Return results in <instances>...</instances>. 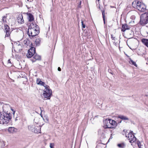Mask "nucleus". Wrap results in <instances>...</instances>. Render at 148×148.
<instances>
[{"mask_svg":"<svg viewBox=\"0 0 148 148\" xmlns=\"http://www.w3.org/2000/svg\"><path fill=\"white\" fill-rule=\"evenodd\" d=\"M123 132H125V136L126 137H127L128 138H130V136L132 137V135L133 133V132L132 131H130V132H129L126 131L125 132V130H124Z\"/></svg>","mask_w":148,"mask_h":148,"instance_id":"14","label":"nucleus"},{"mask_svg":"<svg viewBox=\"0 0 148 148\" xmlns=\"http://www.w3.org/2000/svg\"><path fill=\"white\" fill-rule=\"evenodd\" d=\"M117 145L120 148H125L126 146V145L124 143L118 144Z\"/></svg>","mask_w":148,"mask_h":148,"instance_id":"24","label":"nucleus"},{"mask_svg":"<svg viewBox=\"0 0 148 148\" xmlns=\"http://www.w3.org/2000/svg\"><path fill=\"white\" fill-rule=\"evenodd\" d=\"M27 1H29L30 2H32V1H33V0H27Z\"/></svg>","mask_w":148,"mask_h":148,"instance_id":"38","label":"nucleus"},{"mask_svg":"<svg viewBox=\"0 0 148 148\" xmlns=\"http://www.w3.org/2000/svg\"><path fill=\"white\" fill-rule=\"evenodd\" d=\"M58 71H61V68L60 67H58Z\"/></svg>","mask_w":148,"mask_h":148,"instance_id":"36","label":"nucleus"},{"mask_svg":"<svg viewBox=\"0 0 148 148\" xmlns=\"http://www.w3.org/2000/svg\"><path fill=\"white\" fill-rule=\"evenodd\" d=\"M121 121L120 122V123H121Z\"/></svg>","mask_w":148,"mask_h":148,"instance_id":"40","label":"nucleus"},{"mask_svg":"<svg viewBox=\"0 0 148 148\" xmlns=\"http://www.w3.org/2000/svg\"><path fill=\"white\" fill-rule=\"evenodd\" d=\"M6 17L7 16H4L3 17L2 21V23H3L5 24L6 22Z\"/></svg>","mask_w":148,"mask_h":148,"instance_id":"26","label":"nucleus"},{"mask_svg":"<svg viewBox=\"0 0 148 148\" xmlns=\"http://www.w3.org/2000/svg\"><path fill=\"white\" fill-rule=\"evenodd\" d=\"M111 38L112 39V40H115V37H113L112 35H111Z\"/></svg>","mask_w":148,"mask_h":148,"instance_id":"32","label":"nucleus"},{"mask_svg":"<svg viewBox=\"0 0 148 148\" xmlns=\"http://www.w3.org/2000/svg\"><path fill=\"white\" fill-rule=\"evenodd\" d=\"M127 35L128 36V38H132L134 36V32L132 30H131L127 32Z\"/></svg>","mask_w":148,"mask_h":148,"instance_id":"18","label":"nucleus"},{"mask_svg":"<svg viewBox=\"0 0 148 148\" xmlns=\"http://www.w3.org/2000/svg\"><path fill=\"white\" fill-rule=\"evenodd\" d=\"M40 110H41V113H40V115L41 116L42 118V110H41V107H40Z\"/></svg>","mask_w":148,"mask_h":148,"instance_id":"33","label":"nucleus"},{"mask_svg":"<svg viewBox=\"0 0 148 148\" xmlns=\"http://www.w3.org/2000/svg\"><path fill=\"white\" fill-rule=\"evenodd\" d=\"M28 20L29 21H32L34 20V18L33 15L30 13L28 14Z\"/></svg>","mask_w":148,"mask_h":148,"instance_id":"22","label":"nucleus"},{"mask_svg":"<svg viewBox=\"0 0 148 148\" xmlns=\"http://www.w3.org/2000/svg\"><path fill=\"white\" fill-rule=\"evenodd\" d=\"M39 33V31L36 29H28L27 34L29 38L33 39L34 37L37 36Z\"/></svg>","mask_w":148,"mask_h":148,"instance_id":"4","label":"nucleus"},{"mask_svg":"<svg viewBox=\"0 0 148 148\" xmlns=\"http://www.w3.org/2000/svg\"><path fill=\"white\" fill-rule=\"evenodd\" d=\"M141 143L140 142H138V145L139 148H140L141 147Z\"/></svg>","mask_w":148,"mask_h":148,"instance_id":"31","label":"nucleus"},{"mask_svg":"<svg viewBox=\"0 0 148 148\" xmlns=\"http://www.w3.org/2000/svg\"><path fill=\"white\" fill-rule=\"evenodd\" d=\"M140 23L141 25H145L148 23V13L142 14L140 17Z\"/></svg>","mask_w":148,"mask_h":148,"instance_id":"5","label":"nucleus"},{"mask_svg":"<svg viewBox=\"0 0 148 148\" xmlns=\"http://www.w3.org/2000/svg\"><path fill=\"white\" fill-rule=\"evenodd\" d=\"M8 63H11V61H10V59H9L8 60Z\"/></svg>","mask_w":148,"mask_h":148,"instance_id":"37","label":"nucleus"},{"mask_svg":"<svg viewBox=\"0 0 148 148\" xmlns=\"http://www.w3.org/2000/svg\"><path fill=\"white\" fill-rule=\"evenodd\" d=\"M4 32L6 33L5 37H8L10 36L11 32L9 26L5 24L4 26Z\"/></svg>","mask_w":148,"mask_h":148,"instance_id":"8","label":"nucleus"},{"mask_svg":"<svg viewBox=\"0 0 148 148\" xmlns=\"http://www.w3.org/2000/svg\"><path fill=\"white\" fill-rule=\"evenodd\" d=\"M41 39L39 38H37L35 41V44L36 46H38L40 45Z\"/></svg>","mask_w":148,"mask_h":148,"instance_id":"20","label":"nucleus"},{"mask_svg":"<svg viewBox=\"0 0 148 148\" xmlns=\"http://www.w3.org/2000/svg\"><path fill=\"white\" fill-rule=\"evenodd\" d=\"M136 9L141 12H143L146 9V6L144 3L138 1L137 2Z\"/></svg>","mask_w":148,"mask_h":148,"instance_id":"6","label":"nucleus"},{"mask_svg":"<svg viewBox=\"0 0 148 148\" xmlns=\"http://www.w3.org/2000/svg\"><path fill=\"white\" fill-rule=\"evenodd\" d=\"M132 137H130V138H128L129 141L130 143H133L135 142L136 140V138L135 136L132 134Z\"/></svg>","mask_w":148,"mask_h":148,"instance_id":"16","label":"nucleus"},{"mask_svg":"<svg viewBox=\"0 0 148 148\" xmlns=\"http://www.w3.org/2000/svg\"><path fill=\"white\" fill-rule=\"evenodd\" d=\"M44 93L42 94L43 97L44 99H50L52 95V91L48 85H46L45 88L44 90Z\"/></svg>","mask_w":148,"mask_h":148,"instance_id":"3","label":"nucleus"},{"mask_svg":"<svg viewBox=\"0 0 148 148\" xmlns=\"http://www.w3.org/2000/svg\"><path fill=\"white\" fill-rule=\"evenodd\" d=\"M18 22L20 23H24V21L23 18V16L21 14L17 18Z\"/></svg>","mask_w":148,"mask_h":148,"instance_id":"12","label":"nucleus"},{"mask_svg":"<svg viewBox=\"0 0 148 148\" xmlns=\"http://www.w3.org/2000/svg\"><path fill=\"white\" fill-rule=\"evenodd\" d=\"M138 1H134L132 3V6L134 8H136L137 6V2Z\"/></svg>","mask_w":148,"mask_h":148,"instance_id":"27","label":"nucleus"},{"mask_svg":"<svg viewBox=\"0 0 148 148\" xmlns=\"http://www.w3.org/2000/svg\"><path fill=\"white\" fill-rule=\"evenodd\" d=\"M22 45H25L28 46L30 43V41L28 39H26L25 40H23L22 42Z\"/></svg>","mask_w":148,"mask_h":148,"instance_id":"19","label":"nucleus"},{"mask_svg":"<svg viewBox=\"0 0 148 148\" xmlns=\"http://www.w3.org/2000/svg\"><path fill=\"white\" fill-rule=\"evenodd\" d=\"M8 131L10 133H14L17 131V129L13 127H10L8 129Z\"/></svg>","mask_w":148,"mask_h":148,"instance_id":"11","label":"nucleus"},{"mask_svg":"<svg viewBox=\"0 0 148 148\" xmlns=\"http://www.w3.org/2000/svg\"><path fill=\"white\" fill-rule=\"evenodd\" d=\"M54 144L53 143H50V147L51 148H54Z\"/></svg>","mask_w":148,"mask_h":148,"instance_id":"29","label":"nucleus"},{"mask_svg":"<svg viewBox=\"0 0 148 148\" xmlns=\"http://www.w3.org/2000/svg\"><path fill=\"white\" fill-rule=\"evenodd\" d=\"M12 114L4 112L2 113L0 112V123L5 125L7 124L12 118Z\"/></svg>","mask_w":148,"mask_h":148,"instance_id":"1","label":"nucleus"},{"mask_svg":"<svg viewBox=\"0 0 148 148\" xmlns=\"http://www.w3.org/2000/svg\"><path fill=\"white\" fill-rule=\"evenodd\" d=\"M81 1H80V2L79 4L78 5V7H80V5H81Z\"/></svg>","mask_w":148,"mask_h":148,"instance_id":"39","label":"nucleus"},{"mask_svg":"<svg viewBox=\"0 0 148 148\" xmlns=\"http://www.w3.org/2000/svg\"><path fill=\"white\" fill-rule=\"evenodd\" d=\"M105 127L106 128H114L117 125V123L115 121L110 119H106L105 120Z\"/></svg>","mask_w":148,"mask_h":148,"instance_id":"2","label":"nucleus"},{"mask_svg":"<svg viewBox=\"0 0 148 148\" xmlns=\"http://www.w3.org/2000/svg\"><path fill=\"white\" fill-rule=\"evenodd\" d=\"M37 27H38V25H37L36 24L32 23L30 24V25L29 26L28 29H37Z\"/></svg>","mask_w":148,"mask_h":148,"instance_id":"15","label":"nucleus"},{"mask_svg":"<svg viewBox=\"0 0 148 148\" xmlns=\"http://www.w3.org/2000/svg\"><path fill=\"white\" fill-rule=\"evenodd\" d=\"M33 57V59H31L33 62H35L36 60H39L41 59L40 56L36 53V52L34 53Z\"/></svg>","mask_w":148,"mask_h":148,"instance_id":"10","label":"nucleus"},{"mask_svg":"<svg viewBox=\"0 0 148 148\" xmlns=\"http://www.w3.org/2000/svg\"><path fill=\"white\" fill-rule=\"evenodd\" d=\"M21 46V45L20 44H18L17 45V46H16V47L17 48H18V47H20V46Z\"/></svg>","mask_w":148,"mask_h":148,"instance_id":"35","label":"nucleus"},{"mask_svg":"<svg viewBox=\"0 0 148 148\" xmlns=\"http://www.w3.org/2000/svg\"><path fill=\"white\" fill-rule=\"evenodd\" d=\"M28 128L31 131L33 132H34L36 133H38L40 132V130H37L36 128L35 127V126L32 125L30 126H29Z\"/></svg>","mask_w":148,"mask_h":148,"instance_id":"9","label":"nucleus"},{"mask_svg":"<svg viewBox=\"0 0 148 148\" xmlns=\"http://www.w3.org/2000/svg\"><path fill=\"white\" fill-rule=\"evenodd\" d=\"M36 52L35 48L32 47L28 51V52L27 53L26 56L28 58H30L33 56L34 54Z\"/></svg>","mask_w":148,"mask_h":148,"instance_id":"7","label":"nucleus"},{"mask_svg":"<svg viewBox=\"0 0 148 148\" xmlns=\"http://www.w3.org/2000/svg\"><path fill=\"white\" fill-rule=\"evenodd\" d=\"M102 13V15L103 16V21L104 22V24L105 23V10H101Z\"/></svg>","mask_w":148,"mask_h":148,"instance_id":"25","label":"nucleus"},{"mask_svg":"<svg viewBox=\"0 0 148 148\" xmlns=\"http://www.w3.org/2000/svg\"><path fill=\"white\" fill-rule=\"evenodd\" d=\"M122 28L121 31L124 32L126 30L129 29L130 27L127 26V24H124L122 25Z\"/></svg>","mask_w":148,"mask_h":148,"instance_id":"13","label":"nucleus"},{"mask_svg":"<svg viewBox=\"0 0 148 148\" xmlns=\"http://www.w3.org/2000/svg\"><path fill=\"white\" fill-rule=\"evenodd\" d=\"M141 41L144 44L148 47V39L143 38L142 39Z\"/></svg>","mask_w":148,"mask_h":148,"instance_id":"21","label":"nucleus"},{"mask_svg":"<svg viewBox=\"0 0 148 148\" xmlns=\"http://www.w3.org/2000/svg\"><path fill=\"white\" fill-rule=\"evenodd\" d=\"M118 118L123 120H129V119L127 117L123 115L119 116Z\"/></svg>","mask_w":148,"mask_h":148,"instance_id":"23","label":"nucleus"},{"mask_svg":"<svg viewBox=\"0 0 148 148\" xmlns=\"http://www.w3.org/2000/svg\"><path fill=\"white\" fill-rule=\"evenodd\" d=\"M36 83L38 84L43 86L45 88V86L46 85L40 79H37L36 80Z\"/></svg>","mask_w":148,"mask_h":148,"instance_id":"17","label":"nucleus"},{"mask_svg":"<svg viewBox=\"0 0 148 148\" xmlns=\"http://www.w3.org/2000/svg\"><path fill=\"white\" fill-rule=\"evenodd\" d=\"M130 63L132 64V65L135 66L136 67L137 66V65L136 64V63L134 61L130 59L129 61Z\"/></svg>","mask_w":148,"mask_h":148,"instance_id":"28","label":"nucleus"},{"mask_svg":"<svg viewBox=\"0 0 148 148\" xmlns=\"http://www.w3.org/2000/svg\"><path fill=\"white\" fill-rule=\"evenodd\" d=\"M44 118H45V120L47 121H49L48 118L47 117H44Z\"/></svg>","mask_w":148,"mask_h":148,"instance_id":"34","label":"nucleus"},{"mask_svg":"<svg viewBox=\"0 0 148 148\" xmlns=\"http://www.w3.org/2000/svg\"><path fill=\"white\" fill-rule=\"evenodd\" d=\"M81 23L82 27L83 28H85V25L83 23V22L82 21H81Z\"/></svg>","mask_w":148,"mask_h":148,"instance_id":"30","label":"nucleus"},{"mask_svg":"<svg viewBox=\"0 0 148 148\" xmlns=\"http://www.w3.org/2000/svg\"><path fill=\"white\" fill-rule=\"evenodd\" d=\"M97 1H99V0H97Z\"/></svg>","mask_w":148,"mask_h":148,"instance_id":"41","label":"nucleus"}]
</instances>
